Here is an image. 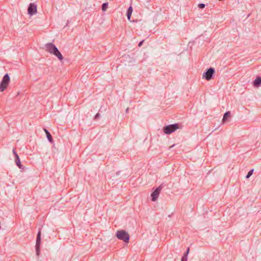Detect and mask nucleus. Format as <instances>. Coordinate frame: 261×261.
<instances>
[{
    "instance_id": "1",
    "label": "nucleus",
    "mask_w": 261,
    "mask_h": 261,
    "mask_svg": "<svg viewBox=\"0 0 261 261\" xmlns=\"http://www.w3.org/2000/svg\"><path fill=\"white\" fill-rule=\"evenodd\" d=\"M181 127V126L178 123H174L164 126L163 128V130L165 134L169 135Z\"/></svg>"
},
{
    "instance_id": "2",
    "label": "nucleus",
    "mask_w": 261,
    "mask_h": 261,
    "mask_svg": "<svg viewBox=\"0 0 261 261\" xmlns=\"http://www.w3.org/2000/svg\"><path fill=\"white\" fill-rule=\"evenodd\" d=\"M117 238L125 243H128L130 239L129 235L127 232L124 230H117L116 233Z\"/></svg>"
},
{
    "instance_id": "3",
    "label": "nucleus",
    "mask_w": 261,
    "mask_h": 261,
    "mask_svg": "<svg viewBox=\"0 0 261 261\" xmlns=\"http://www.w3.org/2000/svg\"><path fill=\"white\" fill-rule=\"evenodd\" d=\"M10 81V77L8 73L5 74L0 83V91L5 90L8 86Z\"/></svg>"
},
{
    "instance_id": "4",
    "label": "nucleus",
    "mask_w": 261,
    "mask_h": 261,
    "mask_svg": "<svg viewBox=\"0 0 261 261\" xmlns=\"http://www.w3.org/2000/svg\"><path fill=\"white\" fill-rule=\"evenodd\" d=\"M215 70L214 68H210L206 70V71L203 73L202 77L205 79L207 81H210L213 79Z\"/></svg>"
},
{
    "instance_id": "5",
    "label": "nucleus",
    "mask_w": 261,
    "mask_h": 261,
    "mask_svg": "<svg viewBox=\"0 0 261 261\" xmlns=\"http://www.w3.org/2000/svg\"><path fill=\"white\" fill-rule=\"evenodd\" d=\"M41 229L40 228L39 230V231L38 232L37 235L36 242V246H35L36 255L38 256L40 254V245H41Z\"/></svg>"
},
{
    "instance_id": "6",
    "label": "nucleus",
    "mask_w": 261,
    "mask_h": 261,
    "mask_svg": "<svg viewBox=\"0 0 261 261\" xmlns=\"http://www.w3.org/2000/svg\"><path fill=\"white\" fill-rule=\"evenodd\" d=\"M164 186L163 184H161L158 188L155 189V190L152 192L151 194V200L152 201H155L159 197V194L163 188Z\"/></svg>"
},
{
    "instance_id": "7",
    "label": "nucleus",
    "mask_w": 261,
    "mask_h": 261,
    "mask_svg": "<svg viewBox=\"0 0 261 261\" xmlns=\"http://www.w3.org/2000/svg\"><path fill=\"white\" fill-rule=\"evenodd\" d=\"M45 50L51 54H54L57 52L58 48L52 43H48L45 45Z\"/></svg>"
},
{
    "instance_id": "8",
    "label": "nucleus",
    "mask_w": 261,
    "mask_h": 261,
    "mask_svg": "<svg viewBox=\"0 0 261 261\" xmlns=\"http://www.w3.org/2000/svg\"><path fill=\"white\" fill-rule=\"evenodd\" d=\"M28 14L33 15L37 13V5L34 3L30 4L28 9Z\"/></svg>"
},
{
    "instance_id": "9",
    "label": "nucleus",
    "mask_w": 261,
    "mask_h": 261,
    "mask_svg": "<svg viewBox=\"0 0 261 261\" xmlns=\"http://www.w3.org/2000/svg\"><path fill=\"white\" fill-rule=\"evenodd\" d=\"M254 87H258L261 85V77H257L253 82Z\"/></svg>"
},
{
    "instance_id": "10",
    "label": "nucleus",
    "mask_w": 261,
    "mask_h": 261,
    "mask_svg": "<svg viewBox=\"0 0 261 261\" xmlns=\"http://www.w3.org/2000/svg\"><path fill=\"white\" fill-rule=\"evenodd\" d=\"M15 162L16 164V165L21 169L23 170L24 167L22 166V165L21 164L20 159L19 156H17L16 158H15Z\"/></svg>"
},
{
    "instance_id": "11",
    "label": "nucleus",
    "mask_w": 261,
    "mask_h": 261,
    "mask_svg": "<svg viewBox=\"0 0 261 261\" xmlns=\"http://www.w3.org/2000/svg\"><path fill=\"white\" fill-rule=\"evenodd\" d=\"M43 130H44V131L45 132V134L46 135V137H47V138L48 140L50 143H53V139L52 138V136H51V134L49 133L48 130L47 129H46V128H43Z\"/></svg>"
},
{
    "instance_id": "12",
    "label": "nucleus",
    "mask_w": 261,
    "mask_h": 261,
    "mask_svg": "<svg viewBox=\"0 0 261 261\" xmlns=\"http://www.w3.org/2000/svg\"><path fill=\"white\" fill-rule=\"evenodd\" d=\"M132 12H133V8L130 6L128 8V9L127 10V12H126L127 18L128 20L130 21V18H131Z\"/></svg>"
},
{
    "instance_id": "13",
    "label": "nucleus",
    "mask_w": 261,
    "mask_h": 261,
    "mask_svg": "<svg viewBox=\"0 0 261 261\" xmlns=\"http://www.w3.org/2000/svg\"><path fill=\"white\" fill-rule=\"evenodd\" d=\"M54 55L57 57L60 61H61L63 59V56L58 49L57 50V52H55Z\"/></svg>"
},
{
    "instance_id": "14",
    "label": "nucleus",
    "mask_w": 261,
    "mask_h": 261,
    "mask_svg": "<svg viewBox=\"0 0 261 261\" xmlns=\"http://www.w3.org/2000/svg\"><path fill=\"white\" fill-rule=\"evenodd\" d=\"M230 116V112H226L224 113L223 117V121L225 122L228 119V118Z\"/></svg>"
},
{
    "instance_id": "15",
    "label": "nucleus",
    "mask_w": 261,
    "mask_h": 261,
    "mask_svg": "<svg viewBox=\"0 0 261 261\" xmlns=\"http://www.w3.org/2000/svg\"><path fill=\"white\" fill-rule=\"evenodd\" d=\"M108 3H104L102 5L101 9L103 11H106L108 8Z\"/></svg>"
},
{
    "instance_id": "16",
    "label": "nucleus",
    "mask_w": 261,
    "mask_h": 261,
    "mask_svg": "<svg viewBox=\"0 0 261 261\" xmlns=\"http://www.w3.org/2000/svg\"><path fill=\"white\" fill-rule=\"evenodd\" d=\"M254 171V169H251L247 173L246 176V178H249L253 174V172Z\"/></svg>"
},
{
    "instance_id": "17",
    "label": "nucleus",
    "mask_w": 261,
    "mask_h": 261,
    "mask_svg": "<svg viewBox=\"0 0 261 261\" xmlns=\"http://www.w3.org/2000/svg\"><path fill=\"white\" fill-rule=\"evenodd\" d=\"M189 251H190V248L188 247L187 249V250L184 253L183 256H186L188 257V254L189 253Z\"/></svg>"
},
{
    "instance_id": "18",
    "label": "nucleus",
    "mask_w": 261,
    "mask_h": 261,
    "mask_svg": "<svg viewBox=\"0 0 261 261\" xmlns=\"http://www.w3.org/2000/svg\"><path fill=\"white\" fill-rule=\"evenodd\" d=\"M198 6L199 8H200V9H203L205 8V5L203 3H200V4H198Z\"/></svg>"
},
{
    "instance_id": "19",
    "label": "nucleus",
    "mask_w": 261,
    "mask_h": 261,
    "mask_svg": "<svg viewBox=\"0 0 261 261\" xmlns=\"http://www.w3.org/2000/svg\"><path fill=\"white\" fill-rule=\"evenodd\" d=\"M12 152H13V154L15 156V158H16L17 156H18V154L17 153L16 151V150L15 148H13V150H12Z\"/></svg>"
},
{
    "instance_id": "20",
    "label": "nucleus",
    "mask_w": 261,
    "mask_h": 261,
    "mask_svg": "<svg viewBox=\"0 0 261 261\" xmlns=\"http://www.w3.org/2000/svg\"><path fill=\"white\" fill-rule=\"evenodd\" d=\"M99 116H100V114L99 113H97L95 117H94V119L95 120H97V119H98L99 118Z\"/></svg>"
},
{
    "instance_id": "21",
    "label": "nucleus",
    "mask_w": 261,
    "mask_h": 261,
    "mask_svg": "<svg viewBox=\"0 0 261 261\" xmlns=\"http://www.w3.org/2000/svg\"><path fill=\"white\" fill-rule=\"evenodd\" d=\"M188 257L186 256H182L181 257V261H187Z\"/></svg>"
},
{
    "instance_id": "22",
    "label": "nucleus",
    "mask_w": 261,
    "mask_h": 261,
    "mask_svg": "<svg viewBox=\"0 0 261 261\" xmlns=\"http://www.w3.org/2000/svg\"><path fill=\"white\" fill-rule=\"evenodd\" d=\"M144 40H142L141 41H140V42L139 43V44H138V46H139V47H141V46L142 45L143 43L144 42Z\"/></svg>"
},
{
    "instance_id": "23",
    "label": "nucleus",
    "mask_w": 261,
    "mask_h": 261,
    "mask_svg": "<svg viewBox=\"0 0 261 261\" xmlns=\"http://www.w3.org/2000/svg\"><path fill=\"white\" fill-rule=\"evenodd\" d=\"M128 110H129V108H126V113H127V112H128Z\"/></svg>"
},
{
    "instance_id": "24",
    "label": "nucleus",
    "mask_w": 261,
    "mask_h": 261,
    "mask_svg": "<svg viewBox=\"0 0 261 261\" xmlns=\"http://www.w3.org/2000/svg\"><path fill=\"white\" fill-rule=\"evenodd\" d=\"M119 173H120V172H119V171H118V172H116V174H117V175H118V174H119Z\"/></svg>"
}]
</instances>
